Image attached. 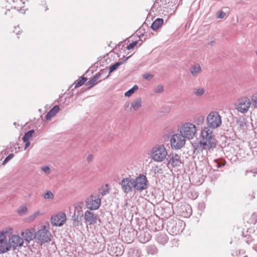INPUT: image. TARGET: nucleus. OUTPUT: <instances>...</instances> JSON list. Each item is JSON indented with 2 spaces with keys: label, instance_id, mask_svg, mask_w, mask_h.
Listing matches in <instances>:
<instances>
[{
  "label": "nucleus",
  "instance_id": "1",
  "mask_svg": "<svg viewBox=\"0 0 257 257\" xmlns=\"http://www.w3.org/2000/svg\"><path fill=\"white\" fill-rule=\"evenodd\" d=\"M216 141L213 135L212 129L205 127L201 131L199 145L204 150L215 148Z\"/></svg>",
  "mask_w": 257,
  "mask_h": 257
},
{
  "label": "nucleus",
  "instance_id": "2",
  "mask_svg": "<svg viewBox=\"0 0 257 257\" xmlns=\"http://www.w3.org/2000/svg\"><path fill=\"white\" fill-rule=\"evenodd\" d=\"M124 53L120 52L119 54L109 53L103 57L100 58L98 62L100 64H121L128 59L131 55L125 57Z\"/></svg>",
  "mask_w": 257,
  "mask_h": 257
},
{
  "label": "nucleus",
  "instance_id": "3",
  "mask_svg": "<svg viewBox=\"0 0 257 257\" xmlns=\"http://www.w3.org/2000/svg\"><path fill=\"white\" fill-rule=\"evenodd\" d=\"M168 153L163 145H157L151 150V157L155 162H161L167 157Z\"/></svg>",
  "mask_w": 257,
  "mask_h": 257
},
{
  "label": "nucleus",
  "instance_id": "4",
  "mask_svg": "<svg viewBox=\"0 0 257 257\" xmlns=\"http://www.w3.org/2000/svg\"><path fill=\"white\" fill-rule=\"evenodd\" d=\"M170 0H156L151 8V12L154 15L164 14V12H168V6Z\"/></svg>",
  "mask_w": 257,
  "mask_h": 257
},
{
  "label": "nucleus",
  "instance_id": "5",
  "mask_svg": "<svg viewBox=\"0 0 257 257\" xmlns=\"http://www.w3.org/2000/svg\"><path fill=\"white\" fill-rule=\"evenodd\" d=\"M180 131V133H181L185 138L191 140L195 136L197 128L194 124L186 122L181 126Z\"/></svg>",
  "mask_w": 257,
  "mask_h": 257
},
{
  "label": "nucleus",
  "instance_id": "6",
  "mask_svg": "<svg viewBox=\"0 0 257 257\" xmlns=\"http://www.w3.org/2000/svg\"><path fill=\"white\" fill-rule=\"evenodd\" d=\"M208 127L214 129L220 126L221 124V118L219 113L217 111H211L207 117Z\"/></svg>",
  "mask_w": 257,
  "mask_h": 257
},
{
  "label": "nucleus",
  "instance_id": "7",
  "mask_svg": "<svg viewBox=\"0 0 257 257\" xmlns=\"http://www.w3.org/2000/svg\"><path fill=\"white\" fill-rule=\"evenodd\" d=\"M167 226L169 230L176 235L183 231L185 223L181 220H170L167 222Z\"/></svg>",
  "mask_w": 257,
  "mask_h": 257
},
{
  "label": "nucleus",
  "instance_id": "8",
  "mask_svg": "<svg viewBox=\"0 0 257 257\" xmlns=\"http://www.w3.org/2000/svg\"><path fill=\"white\" fill-rule=\"evenodd\" d=\"M134 181L135 190L141 192L148 187V180L144 175H139L136 179H134Z\"/></svg>",
  "mask_w": 257,
  "mask_h": 257
},
{
  "label": "nucleus",
  "instance_id": "9",
  "mask_svg": "<svg viewBox=\"0 0 257 257\" xmlns=\"http://www.w3.org/2000/svg\"><path fill=\"white\" fill-rule=\"evenodd\" d=\"M186 138L181 134L174 135L171 139V146L173 149H180L185 144Z\"/></svg>",
  "mask_w": 257,
  "mask_h": 257
},
{
  "label": "nucleus",
  "instance_id": "10",
  "mask_svg": "<svg viewBox=\"0 0 257 257\" xmlns=\"http://www.w3.org/2000/svg\"><path fill=\"white\" fill-rule=\"evenodd\" d=\"M85 205L90 210H97L101 205V199L98 196L91 195L86 199Z\"/></svg>",
  "mask_w": 257,
  "mask_h": 257
},
{
  "label": "nucleus",
  "instance_id": "11",
  "mask_svg": "<svg viewBox=\"0 0 257 257\" xmlns=\"http://www.w3.org/2000/svg\"><path fill=\"white\" fill-rule=\"evenodd\" d=\"M250 100L246 97L238 99L235 103V108L238 111L244 113L246 112L250 106Z\"/></svg>",
  "mask_w": 257,
  "mask_h": 257
},
{
  "label": "nucleus",
  "instance_id": "12",
  "mask_svg": "<svg viewBox=\"0 0 257 257\" xmlns=\"http://www.w3.org/2000/svg\"><path fill=\"white\" fill-rule=\"evenodd\" d=\"M134 178L130 177L123 178L120 185L122 191L126 194L133 192L135 190Z\"/></svg>",
  "mask_w": 257,
  "mask_h": 257
},
{
  "label": "nucleus",
  "instance_id": "13",
  "mask_svg": "<svg viewBox=\"0 0 257 257\" xmlns=\"http://www.w3.org/2000/svg\"><path fill=\"white\" fill-rule=\"evenodd\" d=\"M51 237V234L50 231L46 229L45 226L39 229L36 234V237L41 244L50 241Z\"/></svg>",
  "mask_w": 257,
  "mask_h": 257
},
{
  "label": "nucleus",
  "instance_id": "14",
  "mask_svg": "<svg viewBox=\"0 0 257 257\" xmlns=\"http://www.w3.org/2000/svg\"><path fill=\"white\" fill-rule=\"evenodd\" d=\"M167 160L169 167L170 166L172 168L180 167L182 163L180 156L177 154L172 153L168 155Z\"/></svg>",
  "mask_w": 257,
  "mask_h": 257
},
{
  "label": "nucleus",
  "instance_id": "15",
  "mask_svg": "<svg viewBox=\"0 0 257 257\" xmlns=\"http://www.w3.org/2000/svg\"><path fill=\"white\" fill-rule=\"evenodd\" d=\"M23 238L18 235H13L9 239V245H10V250L12 247L14 250L18 247H21L23 245Z\"/></svg>",
  "mask_w": 257,
  "mask_h": 257
},
{
  "label": "nucleus",
  "instance_id": "16",
  "mask_svg": "<svg viewBox=\"0 0 257 257\" xmlns=\"http://www.w3.org/2000/svg\"><path fill=\"white\" fill-rule=\"evenodd\" d=\"M66 220L64 213L61 212L51 217V223L54 226H62Z\"/></svg>",
  "mask_w": 257,
  "mask_h": 257
},
{
  "label": "nucleus",
  "instance_id": "17",
  "mask_svg": "<svg viewBox=\"0 0 257 257\" xmlns=\"http://www.w3.org/2000/svg\"><path fill=\"white\" fill-rule=\"evenodd\" d=\"M6 232L0 233V254L4 253L10 250V245L6 236Z\"/></svg>",
  "mask_w": 257,
  "mask_h": 257
},
{
  "label": "nucleus",
  "instance_id": "18",
  "mask_svg": "<svg viewBox=\"0 0 257 257\" xmlns=\"http://www.w3.org/2000/svg\"><path fill=\"white\" fill-rule=\"evenodd\" d=\"M98 216L97 214L94 213L90 211L87 210L85 212L84 218L85 221L89 223V224H94L96 223Z\"/></svg>",
  "mask_w": 257,
  "mask_h": 257
},
{
  "label": "nucleus",
  "instance_id": "19",
  "mask_svg": "<svg viewBox=\"0 0 257 257\" xmlns=\"http://www.w3.org/2000/svg\"><path fill=\"white\" fill-rule=\"evenodd\" d=\"M36 233L33 228L27 229L24 232H22L21 234L25 240L29 242L32 240L36 237Z\"/></svg>",
  "mask_w": 257,
  "mask_h": 257
},
{
  "label": "nucleus",
  "instance_id": "20",
  "mask_svg": "<svg viewBox=\"0 0 257 257\" xmlns=\"http://www.w3.org/2000/svg\"><path fill=\"white\" fill-rule=\"evenodd\" d=\"M104 70H101L100 72L96 73L91 79L86 82V85L91 88L97 83L96 81L99 78L100 76L104 72Z\"/></svg>",
  "mask_w": 257,
  "mask_h": 257
},
{
  "label": "nucleus",
  "instance_id": "21",
  "mask_svg": "<svg viewBox=\"0 0 257 257\" xmlns=\"http://www.w3.org/2000/svg\"><path fill=\"white\" fill-rule=\"evenodd\" d=\"M59 110V106L58 105L54 106L51 110L48 112L46 116L47 120H50L52 117L54 116Z\"/></svg>",
  "mask_w": 257,
  "mask_h": 257
},
{
  "label": "nucleus",
  "instance_id": "22",
  "mask_svg": "<svg viewBox=\"0 0 257 257\" xmlns=\"http://www.w3.org/2000/svg\"><path fill=\"white\" fill-rule=\"evenodd\" d=\"M157 241L162 244H165L168 242V238L164 233H158L156 238Z\"/></svg>",
  "mask_w": 257,
  "mask_h": 257
},
{
  "label": "nucleus",
  "instance_id": "23",
  "mask_svg": "<svg viewBox=\"0 0 257 257\" xmlns=\"http://www.w3.org/2000/svg\"><path fill=\"white\" fill-rule=\"evenodd\" d=\"M129 257H140L141 255V251L138 248H131L128 251Z\"/></svg>",
  "mask_w": 257,
  "mask_h": 257
},
{
  "label": "nucleus",
  "instance_id": "24",
  "mask_svg": "<svg viewBox=\"0 0 257 257\" xmlns=\"http://www.w3.org/2000/svg\"><path fill=\"white\" fill-rule=\"evenodd\" d=\"M163 20L162 19L158 18L155 20L152 23L151 28L153 30H157L159 29L163 24Z\"/></svg>",
  "mask_w": 257,
  "mask_h": 257
},
{
  "label": "nucleus",
  "instance_id": "25",
  "mask_svg": "<svg viewBox=\"0 0 257 257\" xmlns=\"http://www.w3.org/2000/svg\"><path fill=\"white\" fill-rule=\"evenodd\" d=\"M131 106L135 110H137L142 106V99L139 97L134 100L131 103Z\"/></svg>",
  "mask_w": 257,
  "mask_h": 257
},
{
  "label": "nucleus",
  "instance_id": "26",
  "mask_svg": "<svg viewBox=\"0 0 257 257\" xmlns=\"http://www.w3.org/2000/svg\"><path fill=\"white\" fill-rule=\"evenodd\" d=\"M201 71L200 65H193L190 68V72L193 76H197Z\"/></svg>",
  "mask_w": 257,
  "mask_h": 257
},
{
  "label": "nucleus",
  "instance_id": "27",
  "mask_svg": "<svg viewBox=\"0 0 257 257\" xmlns=\"http://www.w3.org/2000/svg\"><path fill=\"white\" fill-rule=\"evenodd\" d=\"M225 12L222 11H219L216 13V17L218 19H224L226 17V13H229V8L228 7H224L223 8Z\"/></svg>",
  "mask_w": 257,
  "mask_h": 257
},
{
  "label": "nucleus",
  "instance_id": "28",
  "mask_svg": "<svg viewBox=\"0 0 257 257\" xmlns=\"http://www.w3.org/2000/svg\"><path fill=\"white\" fill-rule=\"evenodd\" d=\"M146 249L148 254L153 255L158 252V249L155 245H150L148 246Z\"/></svg>",
  "mask_w": 257,
  "mask_h": 257
},
{
  "label": "nucleus",
  "instance_id": "29",
  "mask_svg": "<svg viewBox=\"0 0 257 257\" xmlns=\"http://www.w3.org/2000/svg\"><path fill=\"white\" fill-rule=\"evenodd\" d=\"M87 81V78L84 77H81V78H79V79L77 80L75 83V88L79 87L81 86H82L84 83Z\"/></svg>",
  "mask_w": 257,
  "mask_h": 257
},
{
  "label": "nucleus",
  "instance_id": "30",
  "mask_svg": "<svg viewBox=\"0 0 257 257\" xmlns=\"http://www.w3.org/2000/svg\"><path fill=\"white\" fill-rule=\"evenodd\" d=\"M193 92L196 96L200 97L202 96L205 93V89L202 87L194 88Z\"/></svg>",
  "mask_w": 257,
  "mask_h": 257
},
{
  "label": "nucleus",
  "instance_id": "31",
  "mask_svg": "<svg viewBox=\"0 0 257 257\" xmlns=\"http://www.w3.org/2000/svg\"><path fill=\"white\" fill-rule=\"evenodd\" d=\"M108 185L106 184L105 186L101 187L99 189V193L102 195L104 196L109 193V191L108 188Z\"/></svg>",
  "mask_w": 257,
  "mask_h": 257
},
{
  "label": "nucleus",
  "instance_id": "32",
  "mask_svg": "<svg viewBox=\"0 0 257 257\" xmlns=\"http://www.w3.org/2000/svg\"><path fill=\"white\" fill-rule=\"evenodd\" d=\"M139 87L137 85H134L131 89L125 92L124 96L126 97H130L133 94L135 91L138 90Z\"/></svg>",
  "mask_w": 257,
  "mask_h": 257
},
{
  "label": "nucleus",
  "instance_id": "33",
  "mask_svg": "<svg viewBox=\"0 0 257 257\" xmlns=\"http://www.w3.org/2000/svg\"><path fill=\"white\" fill-rule=\"evenodd\" d=\"M214 162L216 164V167L217 168H221L224 166L226 162L222 159H215L214 160Z\"/></svg>",
  "mask_w": 257,
  "mask_h": 257
},
{
  "label": "nucleus",
  "instance_id": "34",
  "mask_svg": "<svg viewBox=\"0 0 257 257\" xmlns=\"http://www.w3.org/2000/svg\"><path fill=\"white\" fill-rule=\"evenodd\" d=\"M34 133V130H32L25 133L24 136L23 138V141L26 142L28 140H29L30 138L33 136Z\"/></svg>",
  "mask_w": 257,
  "mask_h": 257
},
{
  "label": "nucleus",
  "instance_id": "35",
  "mask_svg": "<svg viewBox=\"0 0 257 257\" xmlns=\"http://www.w3.org/2000/svg\"><path fill=\"white\" fill-rule=\"evenodd\" d=\"M141 235L140 236V240L141 242L145 243L147 241H149L151 238V236L149 233H144V237L143 238Z\"/></svg>",
  "mask_w": 257,
  "mask_h": 257
},
{
  "label": "nucleus",
  "instance_id": "36",
  "mask_svg": "<svg viewBox=\"0 0 257 257\" xmlns=\"http://www.w3.org/2000/svg\"><path fill=\"white\" fill-rule=\"evenodd\" d=\"M28 212V208L26 206H22L19 208L17 212L20 215L26 214Z\"/></svg>",
  "mask_w": 257,
  "mask_h": 257
},
{
  "label": "nucleus",
  "instance_id": "37",
  "mask_svg": "<svg viewBox=\"0 0 257 257\" xmlns=\"http://www.w3.org/2000/svg\"><path fill=\"white\" fill-rule=\"evenodd\" d=\"M164 90V86L162 84H159L154 89V92L155 93H162Z\"/></svg>",
  "mask_w": 257,
  "mask_h": 257
},
{
  "label": "nucleus",
  "instance_id": "38",
  "mask_svg": "<svg viewBox=\"0 0 257 257\" xmlns=\"http://www.w3.org/2000/svg\"><path fill=\"white\" fill-rule=\"evenodd\" d=\"M44 198L46 199H53L54 198V194L53 193L50 191H47L44 195H43Z\"/></svg>",
  "mask_w": 257,
  "mask_h": 257
},
{
  "label": "nucleus",
  "instance_id": "39",
  "mask_svg": "<svg viewBox=\"0 0 257 257\" xmlns=\"http://www.w3.org/2000/svg\"><path fill=\"white\" fill-rule=\"evenodd\" d=\"M42 213L40 211H37L29 217L30 221H33L37 217L41 215Z\"/></svg>",
  "mask_w": 257,
  "mask_h": 257
},
{
  "label": "nucleus",
  "instance_id": "40",
  "mask_svg": "<svg viewBox=\"0 0 257 257\" xmlns=\"http://www.w3.org/2000/svg\"><path fill=\"white\" fill-rule=\"evenodd\" d=\"M16 13V11L15 9H12L11 10H8L5 12V15L8 16L9 17L12 18L14 15Z\"/></svg>",
  "mask_w": 257,
  "mask_h": 257
},
{
  "label": "nucleus",
  "instance_id": "41",
  "mask_svg": "<svg viewBox=\"0 0 257 257\" xmlns=\"http://www.w3.org/2000/svg\"><path fill=\"white\" fill-rule=\"evenodd\" d=\"M251 100L254 107L257 108V93L252 95Z\"/></svg>",
  "mask_w": 257,
  "mask_h": 257
},
{
  "label": "nucleus",
  "instance_id": "42",
  "mask_svg": "<svg viewBox=\"0 0 257 257\" xmlns=\"http://www.w3.org/2000/svg\"><path fill=\"white\" fill-rule=\"evenodd\" d=\"M138 43V42L137 41H133L132 43H130L129 45H128L126 46V50H130L131 49H133L135 46H137Z\"/></svg>",
  "mask_w": 257,
  "mask_h": 257
},
{
  "label": "nucleus",
  "instance_id": "43",
  "mask_svg": "<svg viewBox=\"0 0 257 257\" xmlns=\"http://www.w3.org/2000/svg\"><path fill=\"white\" fill-rule=\"evenodd\" d=\"M154 76V75L153 74H151L148 73H145L143 75V78L147 80H151Z\"/></svg>",
  "mask_w": 257,
  "mask_h": 257
},
{
  "label": "nucleus",
  "instance_id": "44",
  "mask_svg": "<svg viewBox=\"0 0 257 257\" xmlns=\"http://www.w3.org/2000/svg\"><path fill=\"white\" fill-rule=\"evenodd\" d=\"M14 157V155L13 154H9L4 160L3 161L2 165H5L10 160H11Z\"/></svg>",
  "mask_w": 257,
  "mask_h": 257
},
{
  "label": "nucleus",
  "instance_id": "45",
  "mask_svg": "<svg viewBox=\"0 0 257 257\" xmlns=\"http://www.w3.org/2000/svg\"><path fill=\"white\" fill-rule=\"evenodd\" d=\"M204 120V117L202 115H199L196 118V121L198 124H202Z\"/></svg>",
  "mask_w": 257,
  "mask_h": 257
},
{
  "label": "nucleus",
  "instance_id": "46",
  "mask_svg": "<svg viewBox=\"0 0 257 257\" xmlns=\"http://www.w3.org/2000/svg\"><path fill=\"white\" fill-rule=\"evenodd\" d=\"M251 173L253 177H255V175L257 174V169H252L251 170H246L245 173V175L247 176L248 173Z\"/></svg>",
  "mask_w": 257,
  "mask_h": 257
},
{
  "label": "nucleus",
  "instance_id": "47",
  "mask_svg": "<svg viewBox=\"0 0 257 257\" xmlns=\"http://www.w3.org/2000/svg\"><path fill=\"white\" fill-rule=\"evenodd\" d=\"M41 170L47 174H49L51 173V169L48 166L42 167Z\"/></svg>",
  "mask_w": 257,
  "mask_h": 257
},
{
  "label": "nucleus",
  "instance_id": "48",
  "mask_svg": "<svg viewBox=\"0 0 257 257\" xmlns=\"http://www.w3.org/2000/svg\"><path fill=\"white\" fill-rule=\"evenodd\" d=\"M119 65H111L109 68V74L116 70Z\"/></svg>",
  "mask_w": 257,
  "mask_h": 257
},
{
  "label": "nucleus",
  "instance_id": "49",
  "mask_svg": "<svg viewBox=\"0 0 257 257\" xmlns=\"http://www.w3.org/2000/svg\"><path fill=\"white\" fill-rule=\"evenodd\" d=\"M236 122L240 127H243L245 124V122L242 120H238Z\"/></svg>",
  "mask_w": 257,
  "mask_h": 257
},
{
  "label": "nucleus",
  "instance_id": "50",
  "mask_svg": "<svg viewBox=\"0 0 257 257\" xmlns=\"http://www.w3.org/2000/svg\"><path fill=\"white\" fill-rule=\"evenodd\" d=\"M253 239L250 236H248L246 237V242L248 244H251V243L253 241Z\"/></svg>",
  "mask_w": 257,
  "mask_h": 257
},
{
  "label": "nucleus",
  "instance_id": "51",
  "mask_svg": "<svg viewBox=\"0 0 257 257\" xmlns=\"http://www.w3.org/2000/svg\"><path fill=\"white\" fill-rule=\"evenodd\" d=\"M26 144H25V149L26 150V149H27L30 145V142L29 141V140H28L26 142H24Z\"/></svg>",
  "mask_w": 257,
  "mask_h": 257
},
{
  "label": "nucleus",
  "instance_id": "52",
  "mask_svg": "<svg viewBox=\"0 0 257 257\" xmlns=\"http://www.w3.org/2000/svg\"><path fill=\"white\" fill-rule=\"evenodd\" d=\"M93 156L92 155H89L87 158V161L88 162H91L93 159Z\"/></svg>",
  "mask_w": 257,
  "mask_h": 257
},
{
  "label": "nucleus",
  "instance_id": "53",
  "mask_svg": "<svg viewBox=\"0 0 257 257\" xmlns=\"http://www.w3.org/2000/svg\"><path fill=\"white\" fill-rule=\"evenodd\" d=\"M252 248L255 250L256 251H257V243L256 244H254L253 246H252Z\"/></svg>",
  "mask_w": 257,
  "mask_h": 257
},
{
  "label": "nucleus",
  "instance_id": "54",
  "mask_svg": "<svg viewBox=\"0 0 257 257\" xmlns=\"http://www.w3.org/2000/svg\"><path fill=\"white\" fill-rule=\"evenodd\" d=\"M133 240V238H129L128 239H126V241H127V242H131Z\"/></svg>",
  "mask_w": 257,
  "mask_h": 257
},
{
  "label": "nucleus",
  "instance_id": "55",
  "mask_svg": "<svg viewBox=\"0 0 257 257\" xmlns=\"http://www.w3.org/2000/svg\"><path fill=\"white\" fill-rule=\"evenodd\" d=\"M120 253H121V251L120 250L119 252L118 253L116 254L115 255L118 256Z\"/></svg>",
  "mask_w": 257,
  "mask_h": 257
},
{
  "label": "nucleus",
  "instance_id": "56",
  "mask_svg": "<svg viewBox=\"0 0 257 257\" xmlns=\"http://www.w3.org/2000/svg\"><path fill=\"white\" fill-rule=\"evenodd\" d=\"M113 248L115 247V248H117V247L116 246V245H115V244H114V245H113Z\"/></svg>",
  "mask_w": 257,
  "mask_h": 257
},
{
  "label": "nucleus",
  "instance_id": "57",
  "mask_svg": "<svg viewBox=\"0 0 257 257\" xmlns=\"http://www.w3.org/2000/svg\"><path fill=\"white\" fill-rule=\"evenodd\" d=\"M108 76H109V74H108V75H107V76H106L105 78H104L103 79H105V78H106L108 77Z\"/></svg>",
  "mask_w": 257,
  "mask_h": 257
},
{
  "label": "nucleus",
  "instance_id": "58",
  "mask_svg": "<svg viewBox=\"0 0 257 257\" xmlns=\"http://www.w3.org/2000/svg\"><path fill=\"white\" fill-rule=\"evenodd\" d=\"M256 231H257V226H256Z\"/></svg>",
  "mask_w": 257,
  "mask_h": 257
},
{
  "label": "nucleus",
  "instance_id": "59",
  "mask_svg": "<svg viewBox=\"0 0 257 257\" xmlns=\"http://www.w3.org/2000/svg\"><path fill=\"white\" fill-rule=\"evenodd\" d=\"M256 55H257V51H256Z\"/></svg>",
  "mask_w": 257,
  "mask_h": 257
}]
</instances>
